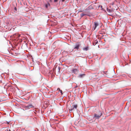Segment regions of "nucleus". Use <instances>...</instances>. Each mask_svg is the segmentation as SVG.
<instances>
[{
	"instance_id": "1",
	"label": "nucleus",
	"mask_w": 131,
	"mask_h": 131,
	"mask_svg": "<svg viewBox=\"0 0 131 131\" xmlns=\"http://www.w3.org/2000/svg\"><path fill=\"white\" fill-rule=\"evenodd\" d=\"M78 107V105L77 104H73L71 106L69 110L70 111L74 110H77Z\"/></svg>"
},
{
	"instance_id": "2",
	"label": "nucleus",
	"mask_w": 131,
	"mask_h": 131,
	"mask_svg": "<svg viewBox=\"0 0 131 131\" xmlns=\"http://www.w3.org/2000/svg\"><path fill=\"white\" fill-rule=\"evenodd\" d=\"M33 107L34 106L31 104L28 105H26L25 104L23 108L24 109V110H26L29 109L31 108H33Z\"/></svg>"
},
{
	"instance_id": "3",
	"label": "nucleus",
	"mask_w": 131,
	"mask_h": 131,
	"mask_svg": "<svg viewBox=\"0 0 131 131\" xmlns=\"http://www.w3.org/2000/svg\"><path fill=\"white\" fill-rule=\"evenodd\" d=\"M99 24L98 23L96 22H94V26H93L92 30H94L97 27L98 25Z\"/></svg>"
},
{
	"instance_id": "4",
	"label": "nucleus",
	"mask_w": 131,
	"mask_h": 131,
	"mask_svg": "<svg viewBox=\"0 0 131 131\" xmlns=\"http://www.w3.org/2000/svg\"><path fill=\"white\" fill-rule=\"evenodd\" d=\"M102 114H101L100 116L97 115L96 114H95L94 115V117H95V119H99L102 115Z\"/></svg>"
},
{
	"instance_id": "5",
	"label": "nucleus",
	"mask_w": 131,
	"mask_h": 131,
	"mask_svg": "<svg viewBox=\"0 0 131 131\" xmlns=\"http://www.w3.org/2000/svg\"><path fill=\"white\" fill-rule=\"evenodd\" d=\"M80 45L78 43L76 44L75 46L74 47V49H77V50L79 49V47Z\"/></svg>"
},
{
	"instance_id": "6",
	"label": "nucleus",
	"mask_w": 131,
	"mask_h": 131,
	"mask_svg": "<svg viewBox=\"0 0 131 131\" xmlns=\"http://www.w3.org/2000/svg\"><path fill=\"white\" fill-rule=\"evenodd\" d=\"M73 72L75 73H77L78 72V70L76 69H74L73 70Z\"/></svg>"
},
{
	"instance_id": "7",
	"label": "nucleus",
	"mask_w": 131,
	"mask_h": 131,
	"mask_svg": "<svg viewBox=\"0 0 131 131\" xmlns=\"http://www.w3.org/2000/svg\"><path fill=\"white\" fill-rule=\"evenodd\" d=\"M88 49V47H86L85 48H84L83 49V50H84L85 51H87Z\"/></svg>"
},
{
	"instance_id": "8",
	"label": "nucleus",
	"mask_w": 131,
	"mask_h": 131,
	"mask_svg": "<svg viewBox=\"0 0 131 131\" xmlns=\"http://www.w3.org/2000/svg\"><path fill=\"white\" fill-rule=\"evenodd\" d=\"M86 15L84 14H83V13H82L81 14V17H83L85 15Z\"/></svg>"
},
{
	"instance_id": "9",
	"label": "nucleus",
	"mask_w": 131,
	"mask_h": 131,
	"mask_svg": "<svg viewBox=\"0 0 131 131\" xmlns=\"http://www.w3.org/2000/svg\"><path fill=\"white\" fill-rule=\"evenodd\" d=\"M107 12H111V10H110V9H108V8H107Z\"/></svg>"
},
{
	"instance_id": "10",
	"label": "nucleus",
	"mask_w": 131,
	"mask_h": 131,
	"mask_svg": "<svg viewBox=\"0 0 131 131\" xmlns=\"http://www.w3.org/2000/svg\"><path fill=\"white\" fill-rule=\"evenodd\" d=\"M84 75V74H80L79 75V77H83V76Z\"/></svg>"
},
{
	"instance_id": "11",
	"label": "nucleus",
	"mask_w": 131,
	"mask_h": 131,
	"mask_svg": "<svg viewBox=\"0 0 131 131\" xmlns=\"http://www.w3.org/2000/svg\"><path fill=\"white\" fill-rule=\"evenodd\" d=\"M59 91H60V92L61 93V94H62V91L61 90H60Z\"/></svg>"
},
{
	"instance_id": "12",
	"label": "nucleus",
	"mask_w": 131,
	"mask_h": 131,
	"mask_svg": "<svg viewBox=\"0 0 131 131\" xmlns=\"http://www.w3.org/2000/svg\"><path fill=\"white\" fill-rule=\"evenodd\" d=\"M58 0H54V2H56Z\"/></svg>"
},
{
	"instance_id": "13",
	"label": "nucleus",
	"mask_w": 131,
	"mask_h": 131,
	"mask_svg": "<svg viewBox=\"0 0 131 131\" xmlns=\"http://www.w3.org/2000/svg\"><path fill=\"white\" fill-rule=\"evenodd\" d=\"M46 8H47V7H48V6H47V5H46Z\"/></svg>"
},
{
	"instance_id": "14",
	"label": "nucleus",
	"mask_w": 131,
	"mask_h": 131,
	"mask_svg": "<svg viewBox=\"0 0 131 131\" xmlns=\"http://www.w3.org/2000/svg\"><path fill=\"white\" fill-rule=\"evenodd\" d=\"M57 90H59H59H60V89L59 88H58L57 89Z\"/></svg>"
},
{
	"instance_id": "15",
	"label": "nucleus",
	"mask_w": 131,
	"mask_h": 131,
	"mask_svg": "<svg viewBox=\"0 0 131 131\" xmlns=\"http://www.w3.org/2000/svg\"><path fill=\"white\" fill-rule=\"evenodd\" d=\"M97 42H97H97H96V43H95V45H96V43H97Z\"/></svg>"
},
{
	"instance_id": "16",
	"label": "nucleus",
	"mask_w": 131,
	"mask_h": 131,
	"mask_svg": "<svg viewBox=\"0 0 131 131\" xmlns=\"http://www.w3.org/2000/svg\"><path fill=\"white\" fill-rule=\"evenodd\" d=\"M63 2H64V0H62Z\"/></svg>"
},
{
	"instance_id": "17",
	"label": "nucleus",
	"mask_w": 131,
	"mask_h": 131,
	"mask_svg": "<svg viewBox=\"0 0 131 131\" xmlns=\"http://www.w3.org/2000/svg\"><path fill=\"white\" fill-rule=\"evenodd\" d=\"M20 36V35H19L18 37H19Z\"/></svg>"
},
{
	"instance_id": "18",
	"label": "nucleus",
	"mask_w": 131,
	"mask_h": 131,
	"mask_svg": "<svg viewBox=\"0 0 131 131\" xmlns=\"http://www.w3.org/2000/svg\"><path fill=\"white\" fill-rule=\"evenodd\" d=\"M93 45H94V43Z\"/></svg>"
}]
</instances>
